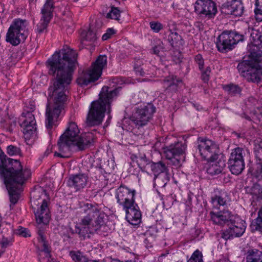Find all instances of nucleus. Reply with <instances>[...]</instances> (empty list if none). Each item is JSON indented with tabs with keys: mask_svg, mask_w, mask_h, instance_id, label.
I'll return each mask as SVG.
<instances>
[{
	"mask_svg": "<svg viewBox=\"0 0 262 262\" xmlns=\"http://www.w3.org/2000/svg\"><path fill=\"white\" fill-rule=\"evenodd\" d=\"M77 53L66 46L56 51L47 61L49 74L55 78L49 89L46 108V127L51 128L54 119L58 117L67 100L66 91L72 79V73L77 64Z\"/></svg>",
	"mask_w": 262,
	"mask_h": 262,
	"instance_id": "f257e3e1",
	"label": "nucleus"
},
{
	"mask_svg": "<svg viewBox=\"0 0 262 262\" xmlns=\"http://www.w3.org/2000/svg\"><path fill=\"white\" fill-rule=\"evenodd\" d=\"M30 170L17 160L0 154V176L3 178L9 195L10 208L17 203L21 186L31 176Z\"/></svg>",
	"mask_w": 262,
	"mask_h": 262,
	"instance_id": "f03ea898",
	"label": "nucleus"
},
{
	"mask_svg": "<svg viewBox=\"0 0 262 262\" xmlns=\"http://www.w3.org/2000/svg\"><path fill=\"white\" fill-rule=\"evenodd\" d=\"M93 141L92 133L80 135V130L77 124L71 122L58 142L60 152H55L54 155L61 158L69 157L72 147L76 146L79 149L83 150L91 144Z\"/></svg>",
	"mask_w": 262,
	"mask_h": 262,
	"instance_id": "7ed1b4c3",
	"label": "nucleus"
},
{
	"mask_svg": "<svg viewBox=\"0 0 262 262\" xmlns=\"http://www.w3.org/2000/svg\"><path fill=\"white\" fill-rule=\"evenodd\" d=\"M119 88L109 91V88H102L98 100L93 101L91 105L86 118V124L89 126L98 125L101 123L105 111L110 113V104L117 97Z\"/></svg>",
	"mask_w": 262,
	"mask_h": 262,
	"instance_id": "20e7f679",
	"label": "nucleus"
},
{
	"mask_svg": "<svg viewBox=\"0 0 262 262\" xmlns=\"http://www.w3.org/2000/svg\"><path fill=\"white\" fill-rule=\"evenodd\" d=\"M82 210L87 215L81 220L75 226V232L85 238L89 234L98 231L104 224V214L100 212L97 206L91 204H84Z\"/></svg>",
	"mask_w": 262,
	"mask_h": 262,
	"instance_id": "39448f33",
	"label": "nucleus"
},
{
	"mask_svg": "<svg viewBox=\"0 0 262 262\" xmlns=\"http://www.w3.org/2000/svg\"><path fill=\"white\" fill-rule=\"evenodd\" d=\"M31 206L34 210L38 230H42V226L47 225L51 219L49 207V198L42 187L35 188L31 192Z\"/></svg>",
	"mask_w": 262,
	"mask_h": 262,
	"instance_id": "423d86ee",
	"label": "nucleus"
},
{
	"mask_svg": "<svg viewBox=\"0 0 262 262\" xmlns=\"http://www.w3.org/2000/svg\"><path fill=\"white\" fill-rule=\"evenodd\" d=\"M237 69L248 81L259 83L262 81V52L257 53L254 60L239 63Z\"/></svg>",
	"mask_w": 262,
	"mask_h": 262,
	"instance_id": "0eeeda50",
	"label": "nucleus"
},
{
	"mask_svg": "<svg viewBox=\"0 0 262 262\" xmlns=\"http://www.w3.org/2000/svg\"><path fill=\"white\" fill-rule=\"evenodd\" d=\"M106 64L107 57L105 55L99 56L88 71H83L79 74L76 80L77 84L82 86L97 80Z\"/></svg>",
	"mask_w": 262,
	"mask_h": 262,
	"instance_id": "6e6552de",
	"label": "nucleus"
},
{
	"mask_svg": "<svg viewBox=\"0 0 262 262\" xmlns=\"http://www.w3.org/2000/svg\"><path fill=\"white\" fill-rule=\"evenodd\" d=\"M27 26L26 20L17 19L14 20L8 31L6 40L13 46L24 41L28 35Z\"/></svg>",
	"mask_w": 262,
	"mask_h": 262,
	"instance_id": "1a4fd4ad",
	"label": "nucleus"
},
{
	"mask_svg": "<svg viewBox=\"0 0 262 262\" xmlns=\"http://www.w3.org/2000/svg\"><path fill=\"white\" fill-rule=\"evenodd\" d=\"M243 36L235 32L226 31L219 36L216 41L218 50L226 53L232 50L235 46L243 40Z\"/></svg>",
	"mask_w": 262,
	"mask_h": 262,
	"instance_id": "9d476101",
	"label": "nucleus"
},
{
	"mask_svg": "<svg viewBox=\"0 0 262 262\" xmlns=\"http://www.w3.org/2000/svg\"><path fill=\"white\" fill-rule=\"evenodd\" d=\"M186 148L185 143L177 142L164 148V154L166 158L171 160L174 165L179 166L184 161L183 155Z\"/></svg>",
	"mask_w": 262,
	"mask_h": 262,
	"instance_id": "9b49d317",
	"label": "nucleus"
},
{
	"mask_svg": "<svg viewBox=\"0 0 262 262\" xmlns=\"http://www.w3.org/2000/svg\"><path fill=\"white\" fill-rule=\"evenodd\" d=\"M246 150L241 147L233 149L228 160V166L232 173L240 174L245 168L244 156Z\"/></svg>",
	"mask_w": 262,
	"mask_h": 262,
	"instance_id": "f8f14e48",
	"label": "nucleus"
},
{
	"mask_svg": "<svg viewBox=\"0 0 262 262\" xmlns=\"http://www.w3.org/2000/svg\"><path fill=\"white\" fill-rule=\"evenodd\" d=\"M198 148L200 155L204 160L217 159V147L211 140L199 138L198 139Z\"/></svg>",
	"mask_w": 262,
	"mask_h": 262,
	"instance_id": "ddd939ff",
	"label": "nucleus"
},
{
	"mask_svg": "<svg viewBox=\"0 0 262 262\" xmlns=\"http://www.w3.org/2000/svg\"><path fill=\"white\" fill-rule=\"evenodd\" d=\"M155 112V107L149 104L143 107L138 108L133 116L132 120L136 126H143L150 120Z\"/></svg>",
	"mask_w": 262,
	"mask_h": 262,
	"instance_id": "4468645a",
	"label": "nucleus"
},
{
	"mask_svg": "<svg viewBox=\"0 0 262 262\" xmlns=\"http://www.w3.org/2000/svg\"><path fill=\"white\" fill-rule=\"evenodd\" d=\"M54 9L52 0H46L43 8L41 9V17L40 21L37 25V32L41 33L47 29L52 17V12Z\"/></svg>",
	"mask_w": 262,
	"mask_h": 262,
	"instance_id": "2eb2a0df",
	"label": "nucleus"
},
{
	"mask_svg": "<svg viewBox=\"0 0 262 262\" xmlns=\"http://www.w3.org/2000/svg\"><path fill=\"white\" fill-rule=\"evenodd\" d=\"M20 125L23 128V133L26 138L36 135V121L34 116L30 112H23L20 119Z\"/></svg>",
	"mask_w": 262,
	"mask_h": 262,
	"instance_id": "dca6fc26",
	"label": "nucleus"
},
{
	"mask_svg": "<svg viewBox=\"0 0 262 262\" xmlns=\"http://www.w3.org/2000/svg\"><path fill=\"white\" fill-rule=\"evenodd\" d=\"M135 190L131 191L126 187L120 186L116 191L115 196L118 203L123 208L135 203Z\"/></svg>",
	"mask_w": 262,
	"mask_h": 262,
	"instance_id": "f3484780",
	"label": "nucleus"
},
{
	"mask_svg": "<svg viewBox=\"0 0 262 262\" xmlns=\"http://www.w3.org/2000/svg\"><path fill=\"white\" fill-rule=\"evenodd\" d=\"M229 228L225 231L222 235V237L225 239L233 238L236 237L242 236L245 231L246 226L245 223L238 220H235L234 218V221L229 226Z\"/></svg>",
	"mask_w": 262,
	"mask_h": 262,
	"instance_id": "a211bd4d",
	"label": "nucleus"
},
{
	"mask_svg": "<svg viewBox=\"0 0 262 262\" xmlns=\"http://www.w3.org/2000/svg\"><path fill=\"white\" fill-rule=\"evenodd\" d=\"M195 11L209 18L213 16L217 9L215 4L211 0H197L195 4Z\"/></svg>",
	"mask_w": 262,
	"mask_h": 262,
	"instance_id": "6ab92c4d",
	"label": "nucleus"
},
{
	"mask_svg": "<svg viewBox=\"0 0 262 262\" xmlns=\"http://www.w3.org/2000/svg\"><path fill=\"white\" fill-rule=\"evenodd\" d=\"M222 13L235 16H241L244 11V7L240 0H232L224 3L221 7Z\"/></svg>",
	"mask_w": 262,
	"mask_h": 262,
	"instance_id": "aec40b11",
	"label": "nucleus"
},
{
	"mask_svg": "<svg viewBox=\"0 0 262 262\" xmlns=\"http://www.w3.org/2000/svg\"><path fill=\"white\" fill-rule=\"evenodd\" d=\"M38 240L41 250L39 255L45 262H58L55 259L52 258L51 255V247L46 240V236L42 230H38Z\"/></svg>",
	"mask_w": 262,
	"mask_h": 262,
	"instance_id": "412c9836",
	"label": "nucleus"
},
{
	"mask_svg": "<svg viewBox=\"0 0 262 262\" xmlns=\"http://www.w3.org/2000/svg\"><path fill=\"white\" fill-rule=\"evenodd\" d=\"M210 215L211 220L214 224L222 226L225 225L229 226L231 223H233L235 217L228 211H221L216 213L211 211Z\"/></svg>",
	"mask_w": 262,
	"mask_h": 262,
	"instance_id": "4be33fe9",
	"label": "nucleus"
},
{
	"mask_svg": "<svg viewBox=\"0 0 262 262\" xmlns=\"http://www.w3.org/2000/svg\"><path fill=\"white\" fill-rule=\"evenodd\" d=\"M126 213V219L132 225H137L140 222L141 214L135 203L132 205L123 208Z\"/></svg>",
	"mask_w": 262,
	"mask_h": 262,
	"instance_id": "5701e85b",
	"label": "nucleus"
},
{
	"mask_svg": "<svg viewBox=\"0 0 262 262\" xmlns=\"http://www.w3.org/2000/svg\"><path fill=\"white\" fill-rule=\"evenodd\" d=\"M88 179V176L86 174L79 173L70 177L68 183L70 186L79 190L86 186Z\"/></svg>",
	"mask_w": 262,
	"mask_h": 262,
	"instance_id": "b1692460",
	"label": "nucleus"
},
{
	"mask_svg": "<svg viewBox=\"0 0 262 262\" xmlns=\"http://www.w3.org/2000/svg\"><path fill=\"white\" fill-rule=\"evenodd\" d=\"M254 152L256 159L257 168L254 175L257 178L262 179V141L257 140L255 144Z\"/></svg>",
	"mask_w": 262,
	"mask_h": 262,
	"instance_id": "393cba45",
	"label": "nucleus"
},
{
	"mask_svg": "<svg viewBox=\"0 0 262 262\" xmlns=\"http://www.w3.org/2000/svg\"><path fill=\"white\" fill-rule=\"evenodd\" d=\"M216 159L209 160L210 162L209 166L207 168V171L208 173L211 175L217 174L222 172L225 167L226 163L224 160L219 159L217 161H215Z\"/></svg>",
	"mask_w": 262,
	"mask_h": 262,
	"instance_id": "a878e982",
	"label": "nucleus"
},
{
	"mask_svg": "<svg viewBox=\"0 0 262 262\" xmlns=\"http://www.w3.org/2000/svg\"><path fill=\"white\" fill-rule=\"evenodd\" d=\"M181 82V80L176 79L173 76H169L164 80V87L167 91H176L178 84Z\"/></svg>",
	"mask_w": 262,
	"mask_h": 262,
	"instance_id": "bb28decb",
	"label": "nucleus"
},
{
	"mask_svg": "<svg viewBox=\"0 0 262 262\" xmlns=\"http://www.w3.org/2000/svg\"><path fill=\"white\" fill-rule=\"evenodd\" d=\"M246 259V262H262V251L256 249H249Z\"/></svg>",
	"mask_w": 262,
	"mask_h": 262,
	"instance_id": "cd10ccee",
	"label": "nucleus"
},
{
	"mask_svg": "<svg viewBox=\"0 0 262 262\" xmlns=\"http://www.w3.org/2000/svg\"><path fill=\"white\" fill-rule=\"evenodd\" d=\"M245 189L247 193L252 195L253 200H262V187L259 184H255L251 187H246Z\"/></svg>",
	"mask_w": 262,
	"mask_h": 262,
	"instance_id": "c85d7f7f",
	"label": "nucleus"
},
{
	"mask_svg": "<svg viewBox=\"0 0 262 262\" xmlns=\"http://www.w3.org/2000/svg\"><path fill=\"white\" fill-rule=\"evenodd\" d=\"M150 168L154 172L155 177L164 173H169L168 169L162 162L152 163L150 165Z\"/></svg>",
	"mask_w": 262,
	"mask_h": 262,
	"instance_id": "c756f323",
	"label": "nucleus"
},
{
	"mask_svg": "<svg viewBox=\"0 0 262 262\" xmlns=\"http://www.w3.org/2000/svg\"><path fill=\"white\" fill-rule=\"evenodd\" d=\"M170 180L169 173H164L159 176L155 177L154 185H157L159 188H163Z\"/></svg>",
	"mask_w": 262,
	"mask_h": 262,
	"instance_id": "7c9ffc66",
	"label": "nucleus"
},
{
	"mask_svg": "<svg viewBox=\"0 0 262 262\" xmlns=\"http://www.w3.org/2000/svg\"><path fill=\"white\" fill-rule=\"evenodd\" d=\"M226 198L223 195H215L211 199L212 207L215 209H220L221 206H224L226 204Z\"/></svg>",
	"mask_w": 262,
	"mask_h": 262,
	"instance_id": "2f4dec72",
	"label": "nucleus"
},
{
	"mask_svg": "<svg viewBox=\"0 0 262 262\" xmlns=\"http://www.w3.org/2000/svg\"><path fill=\"white\" fill-rule=\"evenodd\" d=\"M70 255L75 262H89L90 259L79 251H71Z\"/></svg>",
	"mask_w": 262,
	"mask_h": 262,
	"instance_id": "473e14b6",
	"label": "nucleus"
},
{
	"mask_svg": "<svg viewBox=\"0 0 262 262\" xmlns=\"http://www.w3.org/2000/svg\"><path fill=\"white\" fill-rule=\"evenodd\" d=\"M82 43L85 45H86L84 42L85 41H89L90 42H94L97 39L96 33H94L91 29H90L87 32L82 33Z\"/></svg>",
	"mask_w": 262,
	"mask_h": 262,
	"instance_id": "72a5a7b5",
	"label": "nucleus"
},
{
	"mask_svg": "<svg viewBox=\"0 0 262 262\" xmlns=\"http://www.w3.org/2000/svg\"><path fill=\"white\" fill-rule=\"evenodd\" d=\"M137 162L141 169L145 168L146 166L150 167V165L152 163L144 154L139 155L137 157Z\"/></svg>",
	"mask_w": 262,
	"mask_h": 262,
	"instance_id": "f704fd0d",
	"label": "nucleus"
},
{
	"mask_svg": "<svg viewBox=\"0 0 262 262\" xmlns=\"http://www.w3.org/2000/svg\"><path fill=\"white\" fill-rule=\"evenodd\" d=\"M254 10L255 17L257 21H262V0H256Z\"/></svg>",
	"mask_w": 262,
	"mask_h": 262,
	"instance_id": "c9c22d12",
	"label": "nucleus"
},
{
	"mask_svg": "<svg viewBox=\"0 0 262 262\" xmlns=\"http://www.w3.org/2000/svg\"><path fill=\"white\" fill-rule=\"evenodd\" d=\"M169 33L167 37V41L169 42L171 46H173L174 43H177L181 37L177 32H172L169 30Z\"/></svg>",
	"mask_w": 262,
	"mask_h": 262,
	"instance_id": "e433bc0d",
	"label": "nucleus"
},
{
	"mask_svg": "<svg viewBox=\"0 0 262 262\" xmlns=\"http://www.w3.org/2000/svg\"><path fill=\"white\" fill-rule=\"evenodd\" d=\"M224 89L229 94L234 95L237 94H239L241 92L240 88L234 84H229L224 86Z\"/></svg>",
	"mask_w": 262,
	"mask_h": 262,
	"instance_id": "4c0bfd02",
	"label": "nucleus"
},
{
	"mask_svg": "<svg viewBox=\"0 0 262 262\" xmlns=\"http://www.w3.org/2000/svg\"><path fill=\"white\" fill-rule=\"evenodd\" d=\"M106 17L117 20H120V12L117 8L112 7L111 10L107 14Z\"/></svg>",
	"mask_w": 262,
	"mask_h": 262,
	"instance_id": "58836bf2",
	"label": "nucleus"
},
{
	"mask_svg": "<svg viewBox=\"0 0 262 262\" xmlns=\"http://www.w3.org/2000/svg\"><path fill=\"white\" fill-rule=\"evenodd\" d=\"M202 253L199 250L195 251L188 262H203Z\"/></svg>",
	"mask_w": 262,
	"mask_h": 262,
	"instance_id": "ea45409f",
	"label": "nucleus"
},
{
	"mask_svg": "<svg viewBox=\"0 0 262 262\" xmlns=\"http://www.w3.org/2000/svg\"><path fill=\"white\" fill-rule=\"evenodd\" d=\"M143 64V61L139 59H136L134 63V69L136 71V72L137 74H139L141 76H143L144 72L143 71L142 68H141V65Z\"/></svg>",
	"mask_w": 262,
	"mask_h": 262,
	"instance_id": "a19ab883",
	"label": "nucleus"
},
{
	"mask_svg": "<svg viewBox=\"0 0 262 262\" xmlns=\"http://www.w3.org/2000/svg\"><path fill=\"white\" fill-rule=\"evenodd\" d=\"M7 153L10 156L17 155L20 153V150L17 147L11 145L7 147Z\"/></svg>",
	"mask_w": 262,
	"mask_h": 262,
	"instance_id": "79ce46f5",
	"label": "nucleus"
},
{
	"mask_svg": "<svg viewBox=\"0 0 262 262\" xmlns=\"http://www.w3.org/2000/svg\"><path fill=\"white\" fill-rule=\"evenodd\" d=\"M163 43L160 41L157 45L155 46L152 48V53L157 55H159L161 52L165 51V48L163 46Z\"/></svg>",
	"mask_w": 262,
	"mask_h": 262,
	"instance_id": "37998d69",
	"label": "nucleus"
},
{
	"mask_svg": "<svg viewBox=\"0 0 262 262\" xmlns=\"http://www.w3.org/2000/svg\"><path fill=\"white\" fill-rule=\"evenodd\" d=\"M151 29L155 32H159L162 29V25L158 21H151L150 23Z\"/></svg>",
	"mask_w": 262,
	"mask_h": 262,
	"instance_id": "c03bdc74",
	"label": "nucleus"
},
{
	"mask_svg": "<svg viewBox=\"0 0 262 262\" xmlns=\"http://www.w3.org/2000/svg\"><path fill=\"white\" fill-rule=\"evenodd\" d=\"M16 233L24 237L30 236V234L29 230L27 229L21 227H20L17 230Z\"/></svg>",
	"mask_w": 262,
	"mask_h": 262,
	"instance_id": "a18cd8bd",
	"label": "nucleus"
},
{
	"mask_svg": "<svg viewBox=\"0 0 262 262\" xmlns=\"http://www.w3.org/2000/svg\"><path fill=\"white\" fill-rule=\"evenodd\" d=\"M35 108V103L34 101H30L28 103L26 104L24 112L25 113L30 112L32 113L34 111Z\"/></svg>",
	"mask_w": 262,
	"mask_h": 262,
	"instance_id": "49530a36",
	"label": "nucleus"
},
{
	"mask_svg": "<svg viewBox=\"0 0 262 262\" xmlns=\"http://www.w3.org/2000/svg\"><path fill=\"white\" fill-rule=\"evenodd\" d=\"M210 73V69L209 67H207L206 69V70L202 72V80L205 82H206L208 81Z\"/></svg>",
	"mask_w": 262,
	"mask_h": 262,
	"instance_id": "de8ad7c7",
	"label": "nucleus"
},
{
	"mask_svg": "<svg viewBox=\"0 0 262 262\" xmlns=\"http://www.w3.org/2000/svg\"><path fill=\"white\" fill-rule=\"evenodd\" d=\"M115 31L114 29L112 28H109L107 30L106 32L103 34V35L102 37V39L103 40H106L107 39L110 38L111 36L115 34Z\"/></svg>",
	"mask_w": 262,
	"mask_h": 262,
	"instance_id": "09e8293b",
	"label": "nucleus"
},
{
	"mask_svg": "<svg viewBox=\"0 0 262 262\" xmlns=\"http://www.w3.org/2000/svg\"><path fill=\"white\" fill-rule=\"evenodd\" d=\"M12 242L11 238H8L5 237H3L1 241V244L2 247H7L10 245Z\"/></svg>",
	"mask_w": 262,
	"mask_h": 262,
	"instance_id": "8fccbe9b",
	"label": "nucleus"
},
{
	"mask_svg": "<svg viewBox=\"0 0 262 262\" xmlns=\"http://www.w3.org/2000/svg\"><path fill=\"white\" fill-rule=\"evenodd\" d=\"M257 227L262 230V207L258 211V216L256 220Z\"/></svg>",
	"mask_w": 262,
	"mask_h": 262,
	"instance_id": "3c124183",
	"label": "nucleus"
},
{
	"mask_svg": "<svg viewBox=\"0 0 262 262\" xmlns=\"http://www.w3.org/2000/svg\"><path fill=\"white\" fill-rule=\"evenodd\" d=\"M195 60L196 62L198 64L199 69L201 70L203 68L204 65V61L202 56L200 54H198L196 56H195Z\"/></svg>",
	"mask_w": 262,
	"mask_h": 262,
	"instance_id": "603ef678",
	"label": "nucleus"
},
{
	"mask_svg": "<svg viewBox=\"0 0 262 262\" xmlns=\"http://www.w3.org/2000/svg\"><path fill=\"white\" fill-rule=\"evenodd\" d=\"M254 114L259 119L262 118V106L257 107L254 110Z\"/></svg>",
	"mask_w": 262,
	"mask_h": 262,
	"instance_id": "864d4df0",
	"label": "nucleus"
},
{
	"mask_svg": "<svg viewBox=\"0 0 262 262\" xmlns=\"http://www.w3.org/2000/svg\"><path fill=\"white\" fill-rule=\"evenodd\" d=\"M114 169V167H113V166L112 167H106L104 168V171H105L106 173H111L112 171V170Z\"/></svg>",
	"mask_w": 262,
	"mask_h": 262,
	"instance_id": "5fc2aeb1",
	"label": "nucleus"
},
{
	"mask_svg": "<svg viewBox=\"0 0 262 262\" xmlns=\"http://www.w3.org/2000/svg\"><path fill=\"white\" fill-rule=\"evenodd\" d=\"M51 152V150H50L49 149H48L45 152V154L46 155V156H48L50 152Z\"/></svg>",
	"mask_w": 262,
	"mask_h": 262,
	"instance_id": "6e6d98bb",
	"label": "nucleus"
},
{
	"mask_svg": "<svg viewBox=\"0 0 262 262\" xmlns=\"http://www.w3.org/2000/svg\"><path fill=\"white\" fill-rule=\"evenodd\" d=\"M4 253V251L0 250V257L2 256L3 253Z\"/></svg>",
	"mask_w": 262,
	"mask_h": 262,
	"instance_id": "4d7b16f0",
	"label": "nucleus"
},
{
	"mask_svg": "<svg viewBox=\"0 0 262 262\" xmlns=\"http://www.w3.org/2000/svg\"><path fill=\"white\" fill-rule=\"evenodd\" d=\"M3 121H4V120H3V119H2V120L0 121V122H1V123H3Z\"/></svg>",
	"mask_w": 262,
	"mask_h": 262,
	"instance_id": "13d9d810",
	"label": "nucleus"
},
{
	"mask_svg": "<svg viewBox=\"0 0 262 262\" xmlns=\"http://www.w3.org/2000/svg\"><path fill=\"white\" fill-rule=\"evenodd\" d=\"M246 118L247 119H248V120H249V118L248 117H246Z\"/></svg>",
	"mask_w": 262,
	"mask_h": 262,
	"instance_id": "bf43d9fd",
	"label": "nucleus"
},
{
	"mask_svg": "<svg viewBox=\"0 0 262 262\" xmlns=\"http://www.w3.org/2000/svg\"><path fill=\"white\" fill-rule=\"evenodd\" d=\"M115 80V79H113V82L114 83H116V81H114Z\"/></svg>",
	"mask_w": 262,
	"mask_h": 262,
	"instance_id": "052dcab7",
	"label": "nucleus"
},
{
	"mask_svg": "<svg viewBox=\"0 0 262 262\" xmlns=\"http://www.w3.org/2000/svg\"><path fill=\"white\" fill-rule=\"evenodd\" d=\"M33 0H29V2H33Z\"/></svg>",
	"mask_w": 262,
	"mask_h": 262,
	"instance_id": "680f3d73",
	"label": "nucleus"
},
{
	"mask_svg": "<svg viewBox=\"0 0 262 262\" xmlns=\"http://www.w3.org/2000/svg\"><path fill=\"white\" fill-rule=\"evenodd\" d=\"M255 45L256 46L257 44L256 43H254Z\"/></svg>",
	"mask_w": 262,
	"mask_h": 262,
	"instance_id": "e2e57ef3",
	"label": "nucleus"
}]
</instances>
